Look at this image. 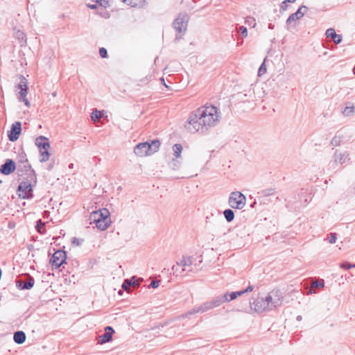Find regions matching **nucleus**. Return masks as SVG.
Returning <instances> with one entry per match:
<instances>
[{"label": "nucleus", "mask_w": 355, "mask_h": 355, "mask_svg": "<svg viewBox=\"0 0 355 355\" xmlns=\"http://www.w3.org/2000/svg\"><path fill=\"white\" fill-rule=\"evenodd\" d=\"M272 298V306L273 307H278L282 305V295L279 290H273L270 293Z\"/></svg>", "instance_id": "6ab92c4d"}, {"label": "nucleus", "mask_w": 355, "mask_h": 355, "mask_svg": "<svg viewBox=\"0 0 355 355\" xmlns=\"http://www.w3.org/2000/svg\"><path fill=\"white\" fill-rule=\"evenodd\" d=\"M17 174L22 179L29 178L30 182H37V177L35 171L29 162L22 164H16Z\"/></svg>", "instance_id": "423d86ee"}, {"label": "nucleus", "mask_w": 355, "mask_h": 355, "mask_svg": "<svg viewBox=\"0 0 355 355\" xmlns=\"http://www.w3.org/2000/svg\"><path fill=\"white\" fill-rule=\"evenodd\" d=\"M259 193L265 197L270 196L275 194V189L269 188L263 189Z\"/></svg>", "instance_id": "473e14b6"}, {"label": "nucleus", "mask_w": 355, "mask_h": 355, "mask_svg": "<svg viewBox=\"0 0 355 355\" xmlns=\"http://www.w3.org/2000/svg\"><path fill=\"white\" fill-rule=\"evenodd\" d=\"M83 241L84 240L82 239H77L76 237L72 239V243L76 245H80Z\"/></svg>", "instance_id": "49530a36"}, {"label": "nucleus", "mask_w": 355, "mask_h": 355, "mask_svg": "<svg viewBox=\"0 0 355 355\" xmlns=\"http://www.w3.org/2000/svg\"><path fill=\"white\" fill-rule=\"evenodd\" d=\"M145 3V0H128L125 3L133 8H142Z\"/></svg>", "instance_id": "a878e982"}, {"label": "nucleus", "mask_w": 355, "mask_h": 355, "mask_svg": "<svg viewBox=\"0 0 355 355\" xmlns=\"http://www.w3.org/2000/svg\"><path fill=\"white\" fill-rule=\"evenodd\" d=\"M246 203V197L240 191H232L230 194L228 205L232 209H241Z\"/></svg>", "instance_id": "0eeeda50"}, {"label": "nucleus", "mask_w": 355, "mask_h": 355, "mask_svg": "<svg viewBox=\"0 0 355 355\" xmlns=\"http://www.w3.org/2000/svg\"><path fill=\"white\" fill-rule=\"evenodd\" d=\"M297 320H299V321L301 320H302V316L301 315H298L297 317Z\"/></svg>", "instance_id": "6e6d98bb"}, {"label": "nucleus", "mask_w": 355, "mask_h": 355, "mask_svg": "<svg viewBox=\"0 0 355 355\" xmlns=\"http://www.w3.org/2000/svg\"><path fill=\"white\" fill-rule=\"evenodd\" d=\"M49 149L42 150V151H40V161L41 162H45L49 159L50 157V153H49Z\"/></svg>", "instance_id": "2f4dec72"}, {"label": "nucleus", "mask_w": 355, "mask_h": 355, "mask_svg": "<svg viewBox=\"0 0 355 355\" xmlns=\"http://www.w3.org/2000/svg\"><path fill=\"white\" fill-rule=\"evenodd\" d=\"M256 204V202H254V203L252 204L251 207H253Z\"/></svg>", "instance_id": "052dcab7"}, {"label": "nucleus", "mask_w": 355, "mask_h": 355, "mask_svg": "<svg viewBox=\"0 0 355 355\" xmlns=\"http://www.w3.org/2000/svg\"><path fill=\"white\" fill-rule=\"evenodd\" d=\"M123 2L126 3L128 0H121Z\"/></svg>", "instance_id": "e2e57ef3"}, {"label": "nucleus", "mask_w": 355, "mask_h": 355, "mask_svg": "<svg viewBox=\"0 0 355 355\" xmlns=\"http://www.w3.org/2000/svg\"><path fill=\"white\" fill-rule=\"evenodd\" d=\"M99 54H100L101 57L103 58H107V49L103 48V47L100 48V49H99Z\"/></svg>", "instance_id": "c03bdc74"}, {"label": "nucleus", "mask_w": 355, "mask_h": 355, "mask_svg": "<svg viewBox=\"0 0 355 355\" xmlns=\"http://www.w3.org/2000/svg\"><path fill=\"white\" fill-rule=\"evenodd\" d=\"M238 31L240 33V34L242 35L243 37H246L248 35V31L247 28L241 26L239 27Z\"/></svg>", "instance_id": "a19ab883"}, {"label": "nucleus", "mask_w": 355, "mask_h": 355, "mask_svg": "<svg viewBox=\"0 0 355 355\" xmlns=\"http://www.w3.org/2000/svg\"><path fill=\"white\" fill-rule=\"evenodd\" d=\"M287 3H287V2H286V0H285V1H284L282 3L281 6H280L281 9H282V10H286V8H287V6H287Z\"/></svg>", "instance_id": "3c124183"}, {"label": "nucleus", "mask_w": 355, "mask_h": 355, "mask_svg": "<svg viewBox=\"0 0 355 355\" xmlns=\"http://www.w3.org/2000/svg\"><path fill=\"white\" fill-rule=\"evenodd\" d=\"M254 289V287L252 286H248L245 290L240 291L241 292H243V294L245 293H249L252 291Z\"/></svg>", "instance_id": "8fccbe9b"}, {"label": "nucleus", "mask_w": 355, "mask_h": 355, "mask_svg": "<svg viewBox=\"0 0 355 355\" xmlns=\"http://www.w3.org/2000/svg\"><path fill=\"white\" fill-rule=\"evenodd\" d=\"M178 266H190L193 263V259L191 257H183L180 261H177Z\"/></svg>", "instance_id": "bb28decb"}, {"label": "nucleus", "mask_w": 355, "mask_h": 355, "mask_svg": "<svg viewBox=\"0 0 355 355\" xmlns=\"http://www.w3.org/2000/svg\"><path fill=\"white\" fill-rule=\"evenodd\" d=\"M324 281H315L313 282L311 285V288L309 291V293H314L315 291H314V288H323L324 287Z\"/></svg>", "instance_id": "c85d7f7f"}, {"label": "nucleus", "mask_w": 355, "mask_h": 355, "mask_svg": "<svg viewBox=\"0 0 355 355\" xmlns=\"http://www.w3.org/2000/svg\"><path fill=\"white\" fill-rule=\"evenodd\" d=\"M20 82L17 85V87L20 91L18 93V99L20 102L24 103L27 106H30L28 100L26 98L28 94V81L24 76H20Z\"/></svg>", "instance_id": "1a4fd4ad"}, {"label": "nucleus", "mask_w": 355, "mask_h": 355, "mask_svg": "<svg viewBox=\"0 0 355 355\" xmlns=\"http://www.w3.org/2000/svg\"><path fill=\"white\" fill-rule=\"evenodd\" d=\"M198 118H201L207 132L209 128L217 125L220 119V112L214 105L203 106L197 110Z\"/></svg>", "instance_id": "f257e3e1"}, {"label": "nucleus", "mask_w": 355, "mask_h": 355, "mask_svg": "<svg viewBox=\"0 0 355 355\" xmlns=\"http://www.w3.org/2000/svg\"><path fill=\"white\" fill-rule=\"evenodd\" d=\"M337 236L336 233H330L329 242L330 243H335L336 242Z\"/></svg>", "instance_id": "a18cd8bd"}, {"label": "nucleus", "mask_w": 355, "mask_h": 355, "mask_svg": "<svg viewBox=\"0 0 355 355\" xmlns=\"http://www.w3.org/2000/svg\"><path fill=\"white\" fill-rule=\"evenodd\" d=\"M211 309V305H210L209 301H207V302H204L203 304H202L200 306H195L194 308H193L191 311H189L187 313V315H191V314L198 313H202L207 312Z\"/></svg>", "instance_id": "a211bd4d"}, {"label": "nucleus", "mask_w": 355, "mask_h": 355, "mask_svg": "<svg viewBox=\"0 0 355 355\" xmlns=\"http://www.w3.org/2000/svg\"><path fill=\"white\" fill-rule=\"evenodd\" d=\"M181 266H178V263H176V265H174L172 267V270H173V275H182L183 272L185 270L184 268H182L181 270L180 269V267Z\"/></svg>", "instance_id": "4c0bfd02"}, {"label": "nucleus", "mask_w": 355, "mask_h": 355, "mask_svg": "<svg viewBox=\"0 0 355 355\" xmlns=\"http://www.w3.org/2000/svg\"><path fill=\"white\" fill-rule=\"evenodd\" d=\"M101 117H102V114H101V111L95 110L92 112L91 118H92V121H97L100 120V119H101Z\"/></svg>", "instance_id": "c9c22d12"}, {"label": "nucleus", "mask_w": 355, "mask_h": 355, "mask_svg": "<svg viewBox=\"0 0 355 355\" xmlns=\"http://www.w3.org/2000/svg\"><path fill=\"white\" fill-rule=\"evenodd\" d=\"M35 228L39 233L42 234L44 232L45 223L42 222L41 219L38 220Z\"/></svg>", "instance_id": "f704fd0d"}, {"label": "nucleus", "mask_w": 355, "mask_h": 355, "mask_svg": "<svg viewBox=\"0 0 355 355\" xmlns=\"http://www.w3.org/2000/svg\"><path fill=\"white\" fill-rule=\"evenodd\" d=\"M110 0H98L96 2L98 3L101 6L107 8L110 6Z\"/></svg>", "instance_id": "37998d69"}, {"label": "nucleus", "mask_w": 355, "mask_h": 355, "mask_svg": "<svg viewBox=\"0 0 355 355\" xmlns=\"http://www.w3.org/2000/svg\"><path fill=\"white\" fill-rule=\"evenodd\" d=\"M224 216L227 222H232L234 218V213L230 209H227L223 211Z\"/></svg>", "instance_id": "7c9ffc66"}, {"label": "nucleus", "mask_w": 355, "mask_h": 355, "mask_svg": "<svg viewBox=\"0 0 355 355\" xmlns=\"http://www.w3.org/2000/svg\"><path fill=\"white\" fill-rule=\"evenodd\" d=\"M197 110L190 114L184 124V128L189 132L192 134L197 132L200 134L207 133V128H205L202 119H200Z\"/></svg>", "instance_id": "7ed1b4c3"}, {"label": "nucleus", "mask_w": 355, "mask_h": 355, "mask_svg": "<svg viewBox=\"0 0 355 355\" xmlns=\"http://www.w3.org/2000/svg\"><path fill=\"white\" fill-rule=\"evenodd\" d=\"M268 27H269V28H270V29H272V28H273V26H272L271 24H269V26H268Z\"/></svg>", "instance_id": "13d9d810"}, {"label": "nucleus", "mask_w": 355, "mask_h": 355, "mask_svg": "<svg viewBox=\"0 0 355 355\" xmlns=\"http://www.w3.org/2000/svg\"><path fill=\"white\" fill-rule=\"evenodd\" d=\"M15 37H16V39L18 40L19 42L21 44V46H24L26 44V37L23 31L20 30H17V31H15Z\"/></svg>", "instance_id": "393cba45"}, {"label": "nucleus", "mask_w": 355, "mask_h": 355, "mask_svg": "<svg viewBox=\"0 0 355 355\" xmlns=\"http://www.w3.org/2000/svg\"><path fill=\"white\" fill-rule=\"evenodd\" d=\"M66 253L64 250L55 251L50 259V263L53 268H59L66 261Z\"/></svg>", "instance_id": "9d476101"}, {"label": "nucleus", "mask_w": 355, "mask_h": 355, "mask_svg": "<svg viewBox=\"0 0 355 355\" xmlns=\"http://www.w3.org/2000/svg\"><path fill=\"white\" fill-rule=\"evenodd\" d=\"M28 162H29L26 157V153L24 151L19 153V155H17V163H15V164H26Z\"/></svg>", "instance_id": "cd10ccee"}, {"label": "nucleus", "mask_w": 355, "mask_h": 355, "mask_svg": "<svg viewBox=\"0 0 355 355\" xmlns=\"http://www.w3.org/2000/svg\"><path fill=\"white\" fill-rule=\"evenodd\" d=\"M37 182H30L29 178H24L19 183L17 192L19 196L23 199H30L33 196V186Z\"/></svg>", "instance_id": "39448f33"}, {"label": "nucleus", "mask_w": 355, "mask_h": 355, "mask_svg": "<svg viewBox=\"0 0 355 355\" xmlns=\"http://www.w3.org/2000/svg\"><path fill=\"white\" fill-rule=\"evenodd\" d=\"M89 220L90 224L95 223L98 230H105L111 223L110 211L105 208L93 211L90 214Z\"/></svg>", "instance_id": "f03ea898"}, {"label": "nucleus", "mask_w": 355, "mask_h": 355, "mask_svg": "<svg viewBox=\"0 0 355 355\" xmlns=\"http://www.w3.org/2000/svg\"><path fill=\"white\" fill-rule=\"evenodd\" d=\"M49 214V213H48V211H44V214H45V215H46V214Z\"/></svg>", "instance_id": "0e129e2a"}, {"label": "nucleus", "mask_w": 355, "mask_h": 355, "mask_svg": "<svg viewBox=\"0 0 355 355\" xmlns=\"http://www.w3.org/2000/svg\"><path fill=\"white\" fill-rule=\"evenodd\" d=\"M307 10L308 8L306 6H302L295 13L291 14L286 20L287 28L288 29L291 26H295V22L297 20L301 19L305 15Z\"/></svg>", "instance_id": "9b49d317"}, {"label": "nucleus", "mask_w": 355, "mask_h": 355, "mask_svg": "<svg viewBox=\"0 0 355 355\" xmlns=\"http://www.w3.org/2000/svg\"><path fill=\"white\" fill-rule=\"evenodd\" d=\"M87 6L91 9H96L97 8L96 4H87Z\"/></svg>", "instance_id": "603ef678"}, {"label": "nucleus", "mask_w": 355, "mask_h": 355, "mask_svg": "<svg viewBox=\"0 0 355 355\" xmlns=\"http://www.w3.org/2000/svg\"><path fill=\"white\" fill-rule=\"evenodd\" d=\"M266 72V67L265 65V62H263L261 66L259 67V70H258V76H262L263 73H265Z\"/></svg>", "instance_id": "ea45409f"}, {"label": "nucleus", "mask_w": 355, "mask_h": 355, "mask_svg": "<svg viewBox=\"0 0 355 355\" xmlns=\"http://www.w3.org/2000/svg\"><path fill=\"white\" fill-rule=\"evenodd\" d=\"M16 164L11 159H7L0 167L1 173L8 175L13 173L16 169Z\"/></svg>", "instance_id": "2eb2a0df"}, {"label": "nucleus", "mask_w": 355, "mask_h": 355, "mask_svg": "<svg viewBox=\"0 0 355 355\" xmlns=\"http://www.w3.org/2000/svg\"><path fill=\"white\" fill-rule=\"evenodd\" d=\"M342 142V137L336 135L334 136L331 141V145L336 147L340 145Z\"/></svg>", "instance_id": "e433bc0d"}, {"label": "nucleus", "mask_w": 355, "mask_h": 355, "mask_svg": "<svg viewBox=\"0 0 355 355\" xmlns=\"http://www.w3.org/2000/svg\"><path fill=\"white\" fill-rule=\"evenodd\" d=\"M35 145L39 148V151H42V150L49 149L50 142L47 137L44 136H39L35 139Z\"/></svg>", "instance_id": "f3484780"}, {"label": "nucleus", "mask_w": 355, "mask_h": 355, "mask_svg": "<svg viewBox=\"0 0 355 355\" xmlns=\"http://www.w3.org/2000/svg\"><path fill=\"white\" fill-rule=\"evenodd\" d=\"M114 333V330L112 327H106L105 328V333L99 336L98 343L102 345L110 342Z\"/></svg>", "instance_id": "dca6fc26"}, {"label": "nucleus", "mask_w": 355, "mask_h": 355, "mask_svg": "<svg viewBox=\"0 0 355 355\" xmlns=\"http://www.w3.org/2000/svg\"><path fill=\"white\" fill-rule=\"evenodd\" d=\"M34 278L29 275H27L25 280L19 279L16 281V286L18 288L21 290H30L34 286Z\"/></svg>", "instance_id": "4468645a"}, {"label": "nucleus", "mask_w": 355, "mask_h": 355, "mask_svg": "<svg viewBox=\"0 0 355 355\" xmlns=\"http://www.w3.org/2000/svg\"><path fill=\"white\" fill-rule=\"evenodd\" d=\"M296 0H286L287 3H294Z\"/></svg>", "instance_id": "5fc2aeb1"}, {"label": "nucleus", "mask_w": 355, "mask_h": 355, "mask_svg": "<svg viewBox=\"0 0 355 355\" xmlns=\"http://www.w3.org/2000/svg\"><path fill=\"white\" fill-rule=\"evenodd\" d=\"M132 279H125L123 284L122 288L125 291H128V289L132 286Z\"/></svg>", "instance_id": "58836bf2"}, {"label": "nucleus", "mask_w": 355, "mask_h": 355, "mask_svg": "<svg viewBox=\"0 0 355 355\" xmlns=\"http://www.w3.org/2000/svg\"><path fill=\"white\" fill-rule=\"evenodd\" d=\"M354 107L353 106L352 107H346L344 113L347 115H349L350 114H352L354 112Z\"/></svg>", "instance_id": "de8ad7c7"}, {"label": "nucleus", "mask_w": 355, "mask_h": 355, "mask_svg": "<svg viewBox=\"0 0 355 355\" xmlns=\"http://www.w3.org/2000/svg\"><path fill=\"white\" fill-rule=\"evenodd\" d=\"M250 20L254 21V19L253 18H252V17L248 18V19L247 21H250Z\"/></svg>", "instance_id": "4d7b16f0"}, {"label": "nucleus", "mask_w": 355, "mask_h": 355, "mask_svg": "<svg viewBox=\"0 0 355 355\" xmlns=\"http://www.w3.org/2000/svg\"><path fill=\"white\" fill-rule=\"evenodd\" d=\"M354 73H355V71H354Z\"/></svg>", "instance_id": "338daca9"}, {"label": "nucleus", "mask_w": 355, "mask_h": 355, "mask_svg": "<svg viewBox=\"0 0 355 355\" xmlns=\"http://www.w3.org/2000/svg\"><path fill=\"white\" fill-rule=\"evenodd\" d=\"M188 21V15L186 12H180L173 22V28L179 33L184 34L187 31Z\"/></svg>", "instance_id": "6e6552de"}, {"label": "nucleus", "mask_w": 355, "mask_h": 355, "mask_svg": "<svg viewBox=\"0 0 355 355\" xmlns=\"http://www.w3.org/2000/svg\"><path fill=\"white\" fill-rule=\"evenodd\" d=\"M21 131V123L16 121L12 124L10 130L8 131V138L10 141H15L18 139Z\"/></svg>", "instance_id": "ddd939ff"}, {"label": "nucleus", "mask_w": 355, "mask_h": 355, "mask_svg": "<svg viewBox=\"0 0 355 355\" xmlns=\"http://www.w3.org/2000/svg\"><path fill=\"white\" fill-rule=\"evenodd\" d=\"M256 204V202H254V203L252 204L251 207H253Z\"/></svg>", "instance_id": "680f3d73"}, {"label": "nucleus", "mask_w": 355, "mask_h": 355, "mask_svg": "<svg viewBox=\"0 0 355 355\" xmlns=\"http://www.w3.org/2000/svg\"><path fill=\"white\" fill-rule=\"evenodd\" d=\"M227 299L224 297H222V295H218L212 300H209V302L211 305V309L218 307L220 306L223 303L226 302Z\"/></svg>", "instance_id": "4be33fe9"}, {"label": "nucleus", "mask_w": 355, "mask_h": 355, "mask_svg": "<svg viewBox=\"0 0 355 355\" xmlns=\"http://www.w3.org/2000/svg\"><path fill=\"white\" fill-rule=\"evenodd\" d=\"M160 146L159 140H153L150 143L148 141L139 143L134 149L135 153L139 157L148 156L157 152Z\"/></svg>", "instance_id": "20e7f679"}, {"label": "nucleus", "mask_w": 355, "mask_h": 355, "mask_svg": "<svg viewBox=\"0 0 355 355\" xmlns=\"http://www.w3.org/2000/svg\"><path fill=\"white\" fill-rule=\"evenodd\" d=\"M1 182H2V181H1V180H0V184H1Z\"/></svg>", "instance_id": "69168bd1"}, {"label": "nucleus", "mask_w": 355, "mask_h": 355, "mask_svg": "<svg viewBox=\"0 0 355 355\" xmlns=\"http://www.w3.org/2000/svg\"><path fill=\"white\" fill-rule=\"evenodd\" d=\"M340 267L344 269L348 270L350 269L351 268H355V263L351 264L349 262H345L340 265Z\"/></svg>", "instance_id": "79ce46f5"}, {"label": "nucleus", "mask_w": 355, "mask_h": 355, "mask_svg": "<svg viewBox=\"0 0 355 355\" xmlns=\"http://www.w3.org/2000/svg\"><path fill=\"white\" fill-rule=\"evenodd\" d=\"M173 155L176 158H179L181 157V153L182 151V146L180 144H175L173 146Z\"/></svg>", "instance_id": "c756f323"}, {"label": "nucleus", "mask_w": 355, "mask_h": 355, "mask_svg": "<svg viewBox=\"0 0 355 355\" xmlns=\"http://www.w3.org/2000/svg\"><path fill=\"white\" fill-rule=\"evenodd\" d=\"M150 286L153 288H156L159 286V282L157 280H153L150 284Z\"/></svg>", "instance_id": "09e8293b"}, {"label": "nucleus", "mask_w": 355, "mask_h": 355, "mask_svg": "<svg viewBox=\"0 0 355 355\" xmlns=\"http://www.w3.org/2000/svg\"><path fill=\"white\" fill-rule=\"evenodd\" d=\"M253 305L254 311L257 313H261L266 310H268L263 297L258 298L255 302H254Z\"/></svg>", "instance_id": "aec40b11"}, {"label": "nucleus", "mask_w": 355, "mask_h": 355, "mask_svg": "<svg viewBox=\"0 0 355 355\" xmlns=\"http://www.w3.org/2000/svg\"><path fill=\"white\" fill-rule=\"evenodd\" d=\"M26 334L22 331H17L14 334L13 340L15 343L21 345L26 340Z\"/></svg>", "instance_id": "5701e85b"}, {"label": "nucleus", "mask_w": 355, "mask_h": 355, "mask_svg": "<svg viewBox=\"0 0 355 355\" xmlns=\"http://www.w3.org/2000/svg\"><path fill=\"white\" fill-rule=\"evenodd\" d=\"M326 35L327 37L331 38L334 42L336 44H340L342 42V36L336 34L334 28H328L326 31Z\"/></svg>", "instance_id": "412c9836"}, {"label": "nucleus", "mask_w": 355, "mask_h": 355, "mask_svg": "<svg viewBox=\"0 0 355 355\" xmlns=\"http://www.w3.org/2000/svg\"><path fill=\"white\" fill-rule=\"evenodd\" d=\"M132 286H137V287L139 286V284H137L136 282L134 280L135 277H132Z\"/></svg>", "instance_id": "864d4df0"}, {"label": "nucleus", "mask_w": 355, "mask_h": 355, "mask_svg": "<svg viewBox=\"0 0 355 355\" xmlns=\"http://www.w3.org/2000/svg\"><path fill=\"white\" fill-rule=\"evenodd\" d=\"M263 301L266 303V306H268V310H270V309H272L275 308L272 306V298L270 293H269L268 295V296H266V298H263Z\"/></svg>", "instance_id": "72a5a7b5"}, {"label": "nucleus", "mask_w": 355, "mask_h": 355, "mask_svg": "<svg viewBox=\"0 0 355 355\" xmlns=\"http://www.w3.org/2000/svg\"><path fill=\"white\" fill-rule=\"evenodd\" d=\"M333 162L335 164L343 165L349 162V153L346 150H336L334 153Z\"/></svg>", "instance_id": "f8f14e48"}, {"label": "nucleus", "mask_w": 355, "mask_h": 355, "mask_svg": "<svg viewBox=\"0 0 355 355\" xmlns=\"http://www.w3.org/2000/svg\"><path fill=\"white\" fill-rule=\"evenodd\" d=\"M243 294V292L241 291H236V292H232V293H226L222 297H224L227 299L226 302H230L232 300H235L236 297L241 296Z\"/></svg>", "instance_id": "b1692460"}, {"label": "nucleus", "mask_w": 355, "mask_h": 355, "mask_svg": "<svg viewBox=\"0 0 355 355\" xmlns=\"http://www.w3.org/2000/svg\"><path fill=\"white\" fill-rule=\"evenodd\" d=\"M256 204V202H254V203L252 204L251 207H253Z\"/></svg>", "instance_id": "bf43d9fd"}]
</instances>
